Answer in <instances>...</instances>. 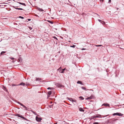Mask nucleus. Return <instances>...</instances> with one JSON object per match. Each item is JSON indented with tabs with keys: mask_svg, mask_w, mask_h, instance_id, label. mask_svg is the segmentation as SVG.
Segmentation results:
<instances>
[{
	"mask_svg": "<svg viewBox=\"0 0 124 124\" xmlns=\"http://www.w3.org/2000/svg\"><path fill=\"white\" fill-rule=\"evenodd\" d=\"M17 103L21 105V106L23 107L26 110H28L27 107L25 106L23 104H22L20 103L19 101H18L17 102Z\"/></svg>",
	"mask_w": 124,
	"mask_h": 124,
	"instance_id": "f257e3e1",
	"label": "nucleus"
},
{
	"mask_svg": "<svg viewBox=\"0 0 124 124\" xmlns=\"http://www.w3.org/2000/svg\"><path fill=\"white\" fill-rule=\"evenodd\" d=\"M113 115V116L118 115L119 116H122L123 115V114L120 113H114Z\"/></svg>",
	"mask_w": 124,
	"mask_h": 124,
	"instance_id": "f03ea898",
	"label": "nucleus"
},
{
	"mask_svg": "<svg viewBox=\"0 0 124 124\" xmlns=\"http://www.w3.org/2000/svg\"><path fill=\"white\" fill-rule=\"evenodd\" d=\"M15 116H17L18 117H20L22 118L23 119H25L26 118L22 116L21 115H20L19 114H16L15 115Z\"/></svg>",
	"mask_w": 124,
	"mask_h": 124,
	"instance_id": "7ed1b4c3",
	"label": "nucleus"
},
{
	"mask_svg": "<svg viewBox=\"0 0 124 124\" xmlns=\"http://www.w3.org/2000/svg\"><path fill=\"white\" fill-rule=\"evenodd\" d=\"M94 97L93 95H92L90 96L85 98L86 100H90L94 98Z\"/></svg>",
	"mask_w": 124,
	"mask_h": 124,
	"instance_id": "20e7f679",
	"label": "nucleus"
},
{
	"mask_svg": "<svg viewBox=\"0 0 124 124\" xmlns=\"http://www.w3.org/2000/svg\"><path fill=\"white\" fill-rule=\"evenodd\" d=\"M42 119V118H41L38 117L37 116L36 117V120L38 122H40Z\"/></svg>",
	"mask_w": 124,
	"mask_h": 124,
	"instance_id": "39448f33",
	"label": "nucleus"
},
{
	"mask_svg": "<svg viewBox=\"0 0 124 124\" xmlns=\"http://www.w3.org/2000/svg\"><path fill=\"white\" fill-rule=\"evenodd\" d=\"M58 70H59V71L60 72L63 73V71H62V69L61 67H60L59 68Z\"/></svg>",
	"mask_w": 124,
	"mask_h": 124,
	"instance_id": "423d86ee",
	"label": "nucleus"
},
{
	"mask_svg": "<svg viewBox=\"0 0 124 124\" xmlns=\"http://www.w3.org/2000/svg\"><path fill=\"white\" fill-rule=\"evenodd\" d=\"M37 9L39 11L42 12L44 11V10L43 9L38 7H37Z\"/></svg>",
	"mask_w": 124,
	"mask_h": 124,
	"instance_id": "0eeeda50",
	"label": "nucleus"
},
{
	"mask_svg": "<svg viewBox=\"0 0 124 124\" xmlns=\"http://www.w3.org/2000/svg\"><path fill=\"white\" fill-rule=\"evenodd\" d=\"M25 85V84L23 82H22L20 84L17 85H22L23 86H24Z\"/></svg>",
	"mask_w": 124,
	"mask_h": 124,
	"instance_id": "6e6552de",
	"label": "nucleus"
},
{
	"mask_svg": "<svg viewBox=\"0 0 124 124\" xmlns=\"http://www.w3.org/2000/svg\"><path fill=\"white\" fill-rule=\"evenodd\" d=\"M58 87L60 88L63 87H64L63 85H61V84H58Z\"/></svg>",
	"mask_w": 124,
	"mask_h": 124,
	"instance_id": "1a4fd4ad",
	"label": "nucleus"
},
{
	"mask_svg": "<svg viewBox=\"0 0 124 124\" xmlns=\"http://www.w3.org/2000/svg\"><path fill=\"white\" fill-rule=\"evenodd\" d=\"M41 78H36V80L37 81H39L41 80Z\"/></svg>",
	"mask_w": 124,
	"mask_h": 124,
	"instance_id": "9d476101",
	"label": "nucleus"
},
{
	"mask_svg": "<svg viewBox=\"0 0 124 124\" xmlns=\"http://www.w3.org/2000/svg\"><path fill=\"white\" fill-rule=\"evenodd\" d=\"M70 99H71V100H72V101L73 102H76V100H74V99H72V98H70Z\"/></svg>",
	"mask_w": 124,
	"mask_h": 124,
	"instance_id": "9b49d317",
	"label": "nucleus"
},
{
	"mask_svg": "<svg viewBox=\"0 0 124 124\" xmlns=\"http://www.w3.org/2000/svg\"><path fill=\"white\" fill-rule=\"evenodd\" d=\"M18 3H19V4H20L23 5L24 6H26V5H25V4L24 3H21L20 2H18Z\"/></svg>",
	"mask_w": 124,
	"mask_h": 124,
	"instance_id": "f8f14e48",
	"label": "nucleus"
},
{
	"mask_svg": "<svg viewBox=\"0 0 124 124\" xmlns=\"http://www.w3.org/2000/svg\"><path fill=\"white\" fill-rule=\"evenodd\" d=\"M77 84H79L82 85H83L82 83L80 81H77Z\"/></svg>",
	"mask_w": 124,
	"mask_h": 124,
	"instance_id": "ddd939ff",
	"label": "nucleus"
},
{
	"mask_svg": "<svg viewBox=\"0 0 124 124\" xmlns=\"http://www.w3.org/2000/svg\"><path fill=\"white\" fill-rule=\"evenodd\" d=\"M79 110L81 111H83L84 110L82 108H79Z\"/></svg>",
	"mask_w": 124,
	"mask_h": 124,
	"instance_id": "4468645a",
	"label": "nucleus"
},
{
	"mask_svg": "<svg viewBox=\"0 0 124 124\" xmlns=\"http://www.w3.org/2000/svg\"><path fill=\"white\" fill-rule=\"evenodd\" d=\"M101 117V115H98L96 116L95 117L96 118H98Z\"/></svg>",
	"mask_w": 124,
	"mask_h": 124,
	"instance_id": "2eb2a0df",
	"label": "nucleus"
},
{
	"mask_svg": "<svg viewBox=\"0 0 124 124\" xmlns=\"http://www.w3.org/2000/svg\"><path fill=\"white\" fill-rule=\"evenodd\" d=\"M103 105L105 106H109V104H107L104 103L103 104Z\"/></svg>",
	"mask_w": 124,
	"mask_h": 124,
	"instance_id": "dca6fc26",
	"label": "nucleus"
},
{
	"mask_svg": "<svg viewBox=\"0 0 124 124\" xmlns=\"http://www.w3.org/2000/svg\"><path fill=\"white\" fill-rule=\"evenodd\" d=\"M31 112L33 114H34L35 115H36L37 114H36V113L33 110H31Z\"/></svg>",
	"mask_w": 124,
	"mask_h": 124,
	"instance_id": "f3484780",
	"label": "nucleus"
},
{
	"mask_svg": "<svg viewBox=\"0 0 124 124\" xmlns=\"http://www.w3.org/2000/svg\"><path fill=\"white\" fill-rule=\"evenodd\" d=\"M14 8H15V9H17L20 10H23V9H22V8H15L14 7Z\"/></svg>",
	"mask_w": 124,
	"mask_h": 124,
	"instance_id": "a211bd4d",
	"label": "nucleus"
},
{
	"mask_svg": "<svg viewBox=\"0 0 124 124\" xmlns=\"http://www.w3.org/2000/svg\"><path fill=\"white\" fill-rule=\"evenodd\" d=\"M52 93V92L51 91H50L48 92V95H50Z\"/></svg>",
	"mask_w": 124,
	"mask_h": 124,
	"instance_id": "6ab92c4d",
	"label": "nucleus"
},
{
	"mask_svg": "<svg viewBox=\"0 0 124 124\" xmlns=\"http://www.w3.org/2000/svg\"><path fill=\"white\" fill-rule=\"evenodd\" d=\"M79 98L81 99V100H83L84 99V98L82 96H80L79 97Z\"/></svg>",
	"mask_w": 124,
	"mask_h": 124,
	"instance_id": "aec40b11",
	"label": "nucleus"
},
{
	"mask_svg": "<svg viewBox=\"0 0 124 124\" xmlns=\"http://www.w3.org/2000/svg\"><path fill=\"white\" fill-rule=\"evenodd\" d=\"M47 21L51 24H53V22L51 21Z\"/></svg>",
	"mask_w": 124,
	"mask_h": 124,
	"instance_id": "412c9836",
	"label": "nucleus"
},
{
	"mask_svg": "<svg viewBox=\"0 0 124 124\" xmlns=\"http://www.w3.org/2000/svg\"><path fill=\"white\" fill-rule=\"evenodd\" d=\"M5 53V52L2 51L1 52V53H0V54H1V55H2V54H3Z\"/></svg>",
	"mask_w": 124,
	"mask_h": 124,
	"instance_id": "4be33fe9",
	"label": "nucleus"
},
{
	"mask_svg": "<svg viewBox=\"0 0 124 124\" xmlns=\"http://www.w3.org/2000/svg\"><path fill=\"white\" fill-rule=\"evenodd\" d=\"M81 88H82L83 89V90H86V88L85 87H81Z\"/></svg>",
	"mask_w": 124,
	"mask_h": 124,
	"instance_id": "5701e85b",
	"label": "nucleus"
},
{
	"mask_svg": "<svg viewBox=\"0 0 124 124\" xmlns=\"http://www.w3.org/2000/svg\"><path fill=\"white\" fill-rule=\"evenodd\" d=\"M75 46V45H73L72 46H70V47H74Z\"/></svg>",
	"mask_w": 124,
	"mask_h": 124,
	"instance_id": "b1692460",
	"label": "nucleus"
},
{
	"mask_svg": "<svg viewBox=\"0 0 124 124\" xmlns=\"http://www.w3.org/2000/svg\"><path fill=\"white\" fill-rule=\"evenodd\" d=\"M4 88H3V89L5 91H7V90L6 89V88L5 87H4Z\"/></svg>",
	"mask_w": 124,
	"mask_h": 124,
	"instance_id": "393cba45",
	"label": "nucleus"
},
{
	"mask_svg": "<svg viewBox=\"0 0 124 124\" xmlns=\"http://www.w3.org/2000/svg\"><path fill=\"white\" fill-rule=\"evenodd\" d=\"M96 46H102V45H95Z\"/></svg>",
	"mask_w": 124,
	"mask_h": 124,
	"instance_id": "a878e982",
	"label": "nucleus"
},
{
	"mask_svg": "<svg viewBox=\"0 0 124 124\" xmlns=\"http://www.w3.org/2000/svg\"><path fill=\"white\" fill-rule=\"evenodd\" d=\"M19 18H20L22 19L24 18V17H22V16H19Z\"/></svg>",
	"mask_w": 124,
	"mask_h": 124,
	"instance_id": "bb28decb",
	"label": "nucleus"
},
{
	"mask_svg": "<svg viewBox=\"0 0 124 124\" xmlns=\"http://www.w3.org/2000/svg\"><path fill=\"white\" fill-rule=\"evenodd\" d=\"M65 69H66L65 68H64L63 69H62V71H63V73H64V71L65 70Z\"/></svg>",
	"mask_w": 124,
	"mask_h": 124,
	"instance_id": "cd10ccee",
	"label": "nucleus"
},
{
	"mask_svg": "<svg viewBox=\"0 0 124 124\" xmlns=\"http://www.w3.org/2000/svg\"><path fill=\"white\" fill-rule=\"evenodd\" d=\"M70 98H68V99L70 101H72L71 99H70Z\"/></svg>",
	"mask_w": 124,
	"mask_h": 124,
	"instance_id": "c85d7f7f",
	"label": "nucleus"
},
{
	"mask_svg": "<svg viewBox=\"0 0 124 124\" xmlns=\"http://www.w3.org/2000/svg\"><path fill=\"white\" fill-rule=\"evenodd\" d=\"M93 124H98V123L97 122H94Z\"/></svg>",
	"mask_w": 124,
	"mask_h": 124,
	"instance_id": "c756f323",
	"label": "nucleus"
},
{
	"mask_svg": "<svg viewBox=\"0 0 124 124\" xmlns=\"http://www.w3.org/2000/svg\"><path fill=\"white\" fill-rule=\"evenodd\" d=\"M98 21L100 22H101H101H103V21H102L101 20H100V19H98Z\"/></svg>",
	"mask_w": 124,
	"mask_h": 124,
	"instance_id": "7c9ffc66",
	"label": "nucleus"
},
{
	"mask_svg": "<svg viewBox=\"0 0 124 124\" xmlns=\"http://www.w3.org/2000/svg\"><path fill=\"white\" fill-rule=\"evenodd\" d=\"M111 2V0H108V3H110Z\"/></svg>",
	"mask_w": 124,
	"mask_h": 124,
	"instance_id": "2f4dec72",
	"label": "nucleus"
},
{
	"mask_svg": "<svg viewBox=\"0 0 124 124\" xmlns=\"http://www.w3.org/2000/svg\"><path fill=\"white\" fill-rule=\"evenodd\" d=\"M47 89H51V87H49L47 88Z\"/></svg>",
	"mask_w": 124,
	"mask_h": 124,
	"instance_id": "473e14b6",
	"label": "nucleus"
},
{
	"mask_svg": "<svg viewBox=\"0 0 124 124\" xmlns=\"http://www.w3.org/2000/svg\"><path fill=\"white\" fill-rule=\"evenodd\" d=\"M29 21H30L31 20V19H27Z\"/></svg>",
	"mask_w": 124,
	"mask_h": 124,
	"instance_id": "72a5a7b5",
	"label": "nucleus"
},
{
	"mask_svg": "<svg viewBox=\"0 0 124 124\" xmlns=\"http://www.w3.org/2000/svg\"><path fill=\"white\" fill-rule=\"evenodd\" d=\"M86 49H85V48H83L82 49V50H85Z\"/></svg>",
	"mask_w": 124,
	"mask_h": 124,
	"instance_id": "f704fd0d",
	"label": "nucleus"
},
{
	"mask_svg": "<svg viewBox=\"0 0 124 124\" xmlns=\"http://www.w3.org/2000/svg\"><path fill=\"white\" fill-rule=\"evenodd\" d=\"M16 85H14V84H13L12 85V86H15Z\"/></svg>",
	"mask_w": 124,
	"mask_h": 124,
	"instance_id": "c9c22d12",
	"label": "nucleus"
},
{
	"mask_svg": "<svg viewBox=\"0 0 124 124\" xmlns=\"http://www.w3.org/2000/svg\"><path fill=\"white\" fill-rule=\"evenodd\" d=\"M54 38H55V39H57V38L56 37H54Z\"/></svg>",
	"mask_w": 124,
	"mask_h": 124,
	"instance_id": "e433bc0d",
	"label": "nucleus"
},
{
	"mask_svg": "<svg viewBox=\"0 0 124 124\" xmlns=\"http://www.w3.org/2000/svg\"><path fill=\"white\" fill-rule=\"evenodd\" d=\"M116 8V9H117V10H118V9H119L118 8Z\"/></svg>",
	"mask_w": 124,
	"mask_h": 124,
	"instance_id": "4c0bfd02",
	"label": "nucleus"
},
{
	"mask_svg": "<svg viewBox=\"0 0 124 124\" xmlns=\"http://www.w3.org/2000/svg\"><path fill=\"white\" fill-rule=\"evenodd\" d=\"M101 1H103V0H100Z\"/></svg>",
	"mask_w": 124,
	"mask_h": 124,
	"instance_id": "58836bf2",
	"label": "nucleus"
},
{
	"mask_svg": "<svg viewBox=\"0 0 124 124\" xmlns=\"http://www.w3.org/2000/svg\"><path fill=\"white\" fill-rule=\"evenodd\" d=\"M12 59L13 60H14V58H12V59Z\"/></svg>",
	"mask_w": 124,
	"mask_h": 124,
	"instance_id": "ea45409f",
	"label": "nucleus"
},
{
	"mask_svg": "<svg viewBox=\"0 0 124 124\" xmlns=\"http://www.w3.org/2000/svg\"><path fill=\"white\" fill-rule=\"evenodd\" d=\"M26 85H27V84H26Z\"/></svg>",
	"mask_w": 124,
	"mask_h": 124,
	"instance_id": "a19ab883",
	"label": "nucleus"
}]
</instances>
